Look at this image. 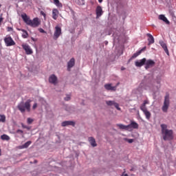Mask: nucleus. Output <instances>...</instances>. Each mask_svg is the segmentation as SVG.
Returning <instances> with one entry per match:
<instances>
[{
    "mask_svg": "<svg viewBox=\"0 0 176 176\" xmlns=\"http://www.w3.org/2000/svg\"><path fill=\"white\" fill-rule=\"evenodd\" d=\"M119 85H120V82H118V83L116 84V89L118 88V87Z\"/></svg>",
    "mask_w": 176,
    "mask_h": 176,
    "instance_id": "c03bdc74",
    "label": "nucleus"
},
{
    "mask_svg": "<svg viewBox=\"0 0 176 176\" xmlns=\"http://www.w3.org/2000/svg\"><path fill=\"white\" fill-rule=\"evenodd\" d=\"M99 3H102V0H98Z\"/></svg>",
    "mask_w": 176,
    "mask_h": 176,
    "instance_id": "a18cd8bd",
    "label": "nucleus"
},
{
    "mask_svg": "<svg viewBox=\"0 0 176 176\" xmlns=\"http://www.w3.org/2000/svg\"><path fill=\"white\" fill-rule=\"evenodd\" d=\"M32 40L35 42V38H34V37H32Z\"/></svg>",
    "mask_w": 176,
    "mask_h": 176,
    "instance_id": "49530a36",
    "label": "nucleus"
},
{
    "mask_svg": "<svg viewBox=\"0 0 176 176\" xmlns=\"http://www.w3.org/2000/svg\"><path fill=\"white\" fill-rule=\"evenodd\" d=\"M32 144V142L31 141H28L27 142H25L24 144H23L22 146H20L21 149H24L26 148H28V146H30V144Z\"/></svg>",
    "mask_w": 176,
    "mask_h": 176,
    "instance_id": "393cba45",
    "label": "nucleus"
},
{
    "mask_svg": "<svg viewBox=\"0 0 176 176\" xmlns=\"http://www.w3.org/2000/svg\"><path fill=\"white\" fill-rule=\"evenodd\" d=\"M135 169L134 168V167H132L131 169H130V171H135Z\"/></svg>",
    "mask_w": 176,
    "mask_h": 176,
    "instance_id": "79ce46f5",
    "label": "nucleus"
},
{
    "mask_svg": "<svg viewBox=\"0 0 176 176\" xmlns=\"http://www.w3.org/2000/svg\"><path fill=\"white\" fill-rule=\"evenodd\" d=\"M146 36H148L147 41L148 42V46H150V45H153V43H155V38H153V36H152L151 33H147Z\"/></svg>",
    "mask_w": 176,
    "mask_h": 176,
    "instance_id": "f8f14e48",
    "label": "nucleus"
},
{
    "mask_svg": "<svg viewBox=\"0 0 176 176\" xmlns=\"http://www.w3.org/2000/svg\"><path fill=\"white\" fill-rule=\"evenodd\" d=\"M22 47L28 55L32 54L34 53L32 49H31V47L28 44H22Z\"/></svg>",
    "mask_w": 176,
    "mask_h": 176,
    "instance_id": "0eeeda50",
    "label": "nucleus"
},
{
    "mask_svg": "<svg viewBox=\"0 0 176 176\" xmlns=\"http://www.w3.org/2000/svg\"><path fill=\"white\" fill-rule=\"evenodd\" d=\"M141 111H142V112L144 113L146 118L149 120V119H151V116H152V114L151 113V112H149V111H148V109H140Z\"/></svg>",
    "mask_w": 176,
    "mask_h": 176,
    "instance_id": "dca6fc26",
    "label": "nucleus"
},
{
    "mask_svg": "<svg viewBox=\"0 0 176 176\" xmlns=\"http://www.w3.org/2000/svg\"><path fill=\"white\" fill-rule=\"evenodd\" d=\"M144 64L146 69H149V68H152V67H154L155 61L149 59L148 60H146V63Z\"/></svg>",
    "mask_w": 176,
    "mask_h": 176,
    "instance_id": "9d476101",
    "label": "nucleus"
},
{
    "mask_svg": "<svg viewBox=\"0 0 176 176\" xmlns=\"http://www.w3.org/2000/svg\"><path fill=\"white\" fill-rule=\"evenodd\" d=\"M31 100H28L27 102L24 103V102H21L17 106L18 109L23 113L25 112V109L28 112H30L31 109Z\"/></svg>",
    "mask_w": 176,
    "mask_h": 176,
    "instance_id": "20e7f679",
    "label": "nucleus"
},
{
    "mask_svg": "<svg viewBox=\"0 0 176 176\" xmlns=\"http://www.w3.org/2000/svg\"><path fill=\"white\" fill-rule=\"evenodd\" d=\"M126 171H124L121 176H129L127 173H124Z\"/></svg>",
    "mask_w": 176,
    "mask_h": 176,
    "instance_id": "ea45409f",
    "label": "nucleus"
},
{
    "mask_svg": "<svg viewBox=\"0 0 176 176\" xmlns=\"http://www.w3.org/2000/svg\"><path fill=\"white\" fill-rule=\"evenodd\" d=\"M104 89L111 91H116V87L112 86V84H105Z\"/></svg>",
    "mask_w": 176,
    "mask_h": 176,
    "instance_id": "4468645a",
    "label": "nucleus"
},
{
    "mask_svg": "<svg viewBox=\"0 0 176 176\" xmlns=\"http://www.w3.org/2000/svg\"><path fill=\"white\" fill-rule=\"evenodd\" d=\"M168 108H170V94H166L164 97V104L162 107V111L165 113L168 111Z\"/></svg>",
    "mask_w": 176,
    "mask_h": 176,
    "instance_id": "39448f33",
    "label": "nucleus"
},
{
    "mask_svg": "<svg viewBox=\"0 0 176 176\" xmlns=\"http://www.w3.org/2000/svg\"><path fill=\"white\" fill-rule=\"evenodd\" d=\"M61 35V28L56 26L55 27V31L54 33V39L57 40Z\"/></svg>",
    "mask_w": 176,
    "mask_h": 176,
    "instance_id": "6e6552de",
    "label": "nucleus"
},
{
    "mask_svg": "<svg viewBox=\"0 0 176 176\" xmlns=\"http://www.w3.org/2000/svg\"><path fill=\"white\" fill-rule=\"evenodd\" d=\"M2 6V5L0 4V8Z\"/></svg>",
    "mask_w": 176,
    "mask_h": 176,
    "instance_id": "09e8293b",
    "label": "nucleus"
},
{
    "mask_svg": "<svg viewBox=\"0 0 176 176\" xmlns=\"http://www.w3.org/2000/svg\"><path fill=\"white\" fill-rule=\"evenodd\" d=\"M140 54H141V51H138L136 53L133 54L131 58H136V57H138V56H140Z\"/></svg>",
    "mask_w": 176,
    "mask_h": 176,
    "instance_id": "c756f323",
    "label": "nucleus"
},
{
    "mask_svg": "<svg viewBox=\"0 0 176 176\" xmlns=\"http://www.w3.org/2000/svg\"><path fill=\"white\" fill-rule=\"evenodd\" d=\"M160 82H162V80L160 78H157L153 83V86L154 87H156L157 90H159L161 87Z\"/></svg>",
    "mask_w": 176,
    "mask_h": 176,
    "instance_id": "aec40b11",
    "label": "nucleus"
},
{
    "mask_svg": "<svg viewBox=\"0 0 176 176\" xmlns=\"http://www.w3.org/2000/svg\"><path fill=\"white\" fill-rule=\"evenodd\" d=\"M159 19L160 20H162V21L166 23V24H170V21H168V19H167V18L163 14L160 15Z\"/></svg>",
    "mask_w": 176,
    "mask_h": 176,
    "instance_id": "b1692460",
    "label": "nucleus"
},
{
    "mask_svg": "<svg viewBox=\"0 0 176 176\" xmlns=\"http://www.w3.org/2000/svg\"><path fill=\"white\" fill-rule=\"evenodd\" d=\"M1 138L3 140V141H9V140H10V137L6 134L2 135Z\"/></svg>",
    "mask_w": 176,
    "mask_h": 176,
    "instance_id": "bb28decb",
    "label": "nucleus"
},
{
    "mask_svg": "<svg viewBox=\"0 0 176 176\" xmlns=\"http://www.w3.org/2000/svg\"><path fill=\"white\" fill-rule=\"evenodd\" d=\"M122 69L123 70V69H124V68L122 67Z\"/></svg>",
    "mask_w": 176,
    "mask_h": 176,
    "instance_id": "8fccbe9b",
    "label": "nucleus"
},
{
    "mask_svg": "<svg viewBox=\"0 0 176 176\" xmlns=\"http://www.w3.org/2000/svg\"><path fill=\"white\" fill-rule=\"evenodd\" d=\"M124 141H126L127 142H129V144H133V142H134V139L124 138Z\"/></svg>",
    "mask_w": 176,
    "mask_h": 176,
    "instance_id": "7c9ffc66",
    "label": "nucleus"
},
{
    "mask_svg": "<svg viewBox=\"0 0 176 176\" xmlns=\"http://www.w3.org/2000/svg\"><path fill=\"white\" fill-rule=\"evenodd\" d=\"M0 156H1V148H0Z\"/></svg>",
    "mask_w": 176,
    "mask_h": 176,
    "instance_id": "de8ad7c7",
    "label": "nucleus"
},
{
    "mask_svg": "<svg viewBox=\"0 0 176 176\" xmlns=\"http://www.w3.org/2000/svg\"><path fill=\"white\" fill-rule=\"evenodd\" d=\"M49 82H50V83H52V85H57V82H58L57 76H56V75H54V74H52L49 77Z\"/></svg>",
    "mask_w": 176,
    "mask_h": 176,
    "instance_id": "9b49d317",
    "label": "nucleus"
},
{
    "mask_svg": "<svg viewBox=\"0 0 176 176\" xmlns=\"http://www.w3.org/2000/svg\"><path fill=\"white\" fill-rule=\"evenodd\" d=\"M57 17H58V10L54 9L52 10V19H54V20H57Z\"/></svg>",
    "mask_w": 176,
    "mask_h": 176,
    "instance_id": "5701e85b",
    "label": "nucleus"
},
{
    "mask_svg": "<svg viewBox=\"0 0 176 176\" xmlns=\"http://www.w3.org/2000/svg\"><path fill=\"white\" fill-rule=\"evenodd\" d=\"M71 100V95H66V97L65 98V101H69Z\"/></svg>",
    "mask_w": 176,
    "mask_h": 176,
    "instance_id": "2f4dec72",
    "label": "nucleus"
},
{
    "mask_svg": "<svg viewBox=\"0 0 176 176\" xmlns=\"http://www.w3.org/2000/svg\"><path fill=\"white\" fill-rule=\"evenodd\" d=\"M32 122H34V119L28 118V124H31L32 123Z\"/></svg>",
    "mask_w": 176,
    "mask_h": 176,
    "instance_id": "473e14b6",
    "label": "nucleus"
},
{
    "mask_svg": "<svg viewBox=\"0 0 176 176\" xmlns=\"http://www.w3.org/2000/svg\"><path fill=\"white\" fill-rule=\"evenodd\" d=\"M102 8L101 6H98L96 8V16L97 17H101L102 16Z\"/></svg>",
    "mask_w": 176,
    "mask_h": 176,
    "instance_id": "f3484780",
    "label": "nucleus"
},
{
    "mask_svg": "<svg viewBox=\"0 0 176 176\" xmlns=\"http://www.w3.org/2000/svg\"><path fill=\"white\" fill-rule=\"evenodd\" d=\"M54 3L58 8H63V4L61 3H60L59 0H54Z\"/></svg>",
    "mask_w": 176,
    "mask_h": 176,
    "instance_id": "cd10ccee",
    "label": "nucleus"
},
{
    "mask_svg": "<svg viewBox=\"0 0 176 176\" xmlns=\"http://www.w3.org/2000/svg\"><path fill=\"white\" fill-rule=\"evenodd\" d=\"M145 63H146V58H144L140 60L135 61V65L136 67H142V65H145Z\"/></svg>",
    "mask_w": 176,
    "mask_h": 176,
    "instance_id": "ddd939ff",
    "label": "nucleus"
},
{
    "mask_svg": "<svg viewBox=\"0 0 176 176\" xmlns=\"http://www.w3.org/2000/svg\"><path fill=\"white\" fill-rule=\"evenodd\" d=\"M38 30H39V32H41L42 34H44V32H45V30H44L43 29H42V28H39Z\"/></svg>",
    "mask_w": 176,
    "mask_h": 176,
    "instance_id": "4c0bfd02",
    "label": "nucleus"
},
{
    "mask_svg": "<svg viewBox=\"0 0 176 176\" xmlns=\"http://www.w3.org/2000/svg\"><path fill=\"white\" fill-rule=\"evenodd\" d=\"M160 45L164 49L165 53L168 56L170 53L168 52V48H167V44H166L164 42L162 41L160 42Z\"/></svg>",
    "mask_w": 176,
    "mask_h": 176,
    "instance_id": "6ab92c4d",
    "label": "nucleus"
},
{
    "mask_svg": "<svg viewBox=\"0 0 176 176\" xmlns=\"http://www.w3.org/2000/svg\"><path fill=\"white\" fill-rule=\"evenodd\" d=\"M117 127H119L120 130H129L131 131V129H138L139 125L138 123L135 122V121H131L130 124L124 125L123 124H117Z\"/></svg>",
    "mask_w": 176,
    "mask_h": 176,
    "instance_id": "7ed1b4c3",
    "label": "nucleus"
},
{
    "mask_svg": "<svg viewBox=\"0 0 176 176\" xmlns=\"http://www.w3.org/2000/svg\"><path fill=\"white\" fill-rule=\"evenodd\" d=\"M4 42L6 46H14V45H16V43L11 36L6 37L4 38Z\"/></svg>",
    "mask_w": 176,
    "mask_h": 176,
    "instance_id": "423d86ee",
    "label": "nucleus"
},
{
    "mask_svg": "<svg viewBox=\"0 0 176 176\" xmlns=\"http://www.w3.org/2000/svg\"><path fill=\"white\" fill-rule=\"evenodd\" d=\"M17 30L22 31V38H23V39H27V38H28V32H27L25 30L17 28Z\"/></svg>",
    "mask_w": 176,
    "mask_h": 176,
    "instance_id": "4be33fe9",
    "label": "nucleus"
},
{
    "mask_svg": "<svg viewBox=\"0 0 176 176\" xmlns=\"http://www.w3.org/2000/svg\"><path fill=\"white\" fill-rule=\"evenodd\" d=\"M16 133H17L18 134H23V133H24V131H23V130L18 129V130L16 131Z\"/></svg>",
    "mask_w": 176,
    "mask_h": 176,
    "instance_id": "f704fd0d",
    "label": "nucleus"
},
{
    "mask_svg": "<svg viewBox=\"0 0 176 176\" xmlns=\"http://www.w3.org/2000/svg\"><path fill=\"white\" fill-rule=\"evenodd\" d=\"M21 17L24 23H25L27 25L32 27V28H36L41 25V20H39V18L38 17L34 18L33 20H31L30 16H27V14H22Z\"/></svg>",
    "mask_w": 176,
    "mask_h": 176,
    "instance_id": "f03ea898",
    "label": "nucleus"
},
{
    "mask_svg": "<svg viewBox=\"0 0 176 176\" xmlns=\"http://www.w3.org/2000/svg\"><path fill=\"white\" fill-rule=\"evenodd\" d=\"M149 104V101L146 100L144 101L143 104L140 106V109H146V104Z\"/></svg>",
    "mask_w": 176,
    "mask_h": 176,
    "instance_id": "a878e982",
    "label": "nucleus"
},
{
    "mask_svg": "<svg viewBox=\"0 0 176 176\" xmlns=\"http://www.w3.org/2000/svg\"><path fill=\"white\" fill-rule=\"evenodd\" d=\"M41 14H43V16H44V17L46 16V14H45V12H41Z\"/></svg>",
    "mask_w": 176,
    "mask_h": 176,
    "instance_id": "37998d69",
    "label": "nucleus"
},
{
    "mask_svg": "<svg viewBox=\"0 0 176 176\" xmlns=\"http://www.w3.org/2000/svg\"><path fill=\"white\" fill-rule=\"evenodd\" d=\"M167 124H161V133L164 141H171L174 139V131L173 129H167Z\"/></svg>",
    "mask_w": 176,
    "mask_h": 176,
    "instance_id": "f257e3e1",
    "label": "nucleus"
},
{
    "mask_svg": "<svg viewBox=\"0 0 176 176\" xmlns=\"http://www.w3.org/2000/svg\"><path fill=\"white\" fill-rule=\"evenodd\" d=\"M146 50V47H144L142 50H140L139 52H140V54L142 53V52H144V50Z\"/></svg>",
    "mask_w": 176,
    "mask_h": 176,
    "instance_id": "c9c22d12",
    "label": "nucleus"
},
{
    "mask_svg": "<svg viewBox=\"0 0 176 176\" xmlns=\"http://www.w3.org/2000/svg\"><path fill=\"white\" fill-rule=\"evenodd\" d=\"M88 141L91 144V146H93L94 148L97 146V143L96 142V139H94V138L89 137L88 138Z\"/></svg>",
    "mask_w": 176,
    "mask_h": 176,
    "instance_id": "412c9836",
    "label": "nucleus"
},
{
    "mask_svg": "<svg viewBox=\"0 0 176 176\" xmlns=\"http://www.w3.org/2000/svg\"><path fill=\"white\" fill-rule=\"evenodd\" d=\"M38 107V104L34 103V105H33V107H32V108H33V109H36V107Z\"/></svg>",
    "mask_w": 176,
    "mask_h": 176,
    "instance_id": "e433bc0d",
    "label": "nucleus"
},
{
    "mask_svg": "<svg viewBox=\"0 0 176 176\" xmlns=\"http://www.w3.org/2000/svg\"><path fill=\"white\" fill-rule=\"evenodd\" d=\"M0 122H2V123L6 122V116H5V115H0Z\"/></svg>",
    "mask_w": 176,
    "mask_h": 176,
    "instance_id": "c85d7f7f",
    "label": "nucleus"
},
{
    "mask_svg": "<svg viewBox=\"0 0 176 176\" xmlns=\"http://www.w3.org/2000/svg\"><path fill=\"white\" fill-rule=\"evenodd\" d=\"M62 127H65L67 126H73L75 127V122L73 121H64L61 124Z\"/></svg>",
    "mask_w": 176,
    "mask_h": 176,
    "instance_id": "2eb2a0df",
    "label": "nucleus"
},
{
    "mask_svg": "<svg viewBox=\"0 0 176 176\" xmlns=\"http://www.w3.org/2000/svg\"><path fill=\"white\" fill-rule=\"evenodd\" d=\"M21 126L23 129H27L28 130H30V127L28 126L27 125H24V124L21 123Z\"/></svg>",
    "mask_w": 176,
    "mask_h": 176,
    "instance_id": "72a5a7b5",
    "label": "nucleus"
},
{
    "mask_svg": "<svg viewBox=\"0 0 176 176\" xmlns=\"http://www.w3.org/2000/svg\"><path fill=\"white\" fill-rule=\"evenodd\" d=\"M106 104L107 105H109V107H112V105H113L115 107V108H116V109H118V111H120V107H119V104H118L117 102H116L113 100H107V101H106Z\"/></svg>",
    "mask_w": 176,
    "mask_h": 176,
    "instance_id": "1a4fd4ad",
    "label": "nucleus"
},
{
    "mask_svg": "<svg viewBox=\"0 0 176 176\" xmlns=\"http://www.w3.org/2000/svg\"><path fill=\"white\" fill-rule=\"evenodd\" d=\"M74 65H75V58H72L67 63V69H71V68H72Z\"/></svg>",
    "mask_w": 176,
    "mask_h": 176,
    "instance_id": "a211bd4d",
    "label": "nucleus"
},
{
    "mask_svg": "<svg viewBox=\"0 0 176 176\" xmlns=\"http://www.w3.org/2000/svg\"><path fill=\"white\" fill-rule=\"evenodd\" d=\"M3 21V19L2 17H0V26H1V23Z\"/></svg>",
    "mask_w": 176,
    "mask_h": 176,
    "instance_id": "a19ab883",
    "label": "nucleus"
},
{
    "mask_svg": "<svg viewBox=\"0 0 176 176\" xmlns=\"http://www.w3.org/2000/svg\"><path fill=\"white\" fill-rule=\"evenodd\" d=\"M8 32L13 31V28H10V27H8Z\"/></svg>",
    "mask_w": 176,
    "mask_h": 176,
    "instance_id": "58836bf2",
    "label": "nucleus"
}]
</instances>
